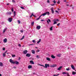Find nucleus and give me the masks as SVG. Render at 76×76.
Here are the masks:
<instances>
[{
  "instance_id": "1",
  "label": "nucleus",
  "mask_w": 76,
  "mask_h": 76,
  "mask_svg": "<svg viewBox=\"0 0 76 76\" xmlns=\"http://www.w3.org/2000/svg\"><path fill=\"white\" fill-rule=\"evenodd\" d=\"M9 61L10 63H12V64H19V62L17 61H15V62L13 60H12V59H10L9 60Z\"/></svg>"
},
{
  "instance_id": "2",
  "label": "nucleus",
  "mask_w": 76,
  "mask_h": 76,
  "mask_svg": "<svg viewBox=\"0 0 76 76\" xmlns=\"http://www.w3.org/2000/svg\"><path fill=\"white\" fill-rule=\"evenodd\" d=\"M57 66V65H54V64H53V65H50V67H56Z\"/></svg>"
},
{
  "instance_id": "3",
  "label": "nucleus",
  "mask_w": 76,
  "mask_h": 76,
  "mask_svg": "<svg viewBox=\"0 0 76 76\" xmlns=\"http://www.w3.org/2000/svg\"><path fill=\"white\" fill-rule=\"evenodd\" d=\"M12 20H13V19L12 18H8V21L10 22H11L12 21Z\"/></svg>"
},
{
  "instance_id": "4",
  "label": "nucleus",
  "mask_w": 76,
  "mask_h": 76,
  "mask_svg": "<svg viewBox=\"0 0 76 76\" xmlns=\"http://www.w3.org/2000/svg\"><path fill=\"white\" fill-rule=\"evenodd\" d=\"M27 53H28V50H25L23 52V53L24 54H26Z\"/></svg>"
},
{
  "instance_id": "5",
  "label": "nucleus",
  "mask_w": 76,
  "mask_h": 76,
  "mask_svg": "<svg viewBox=\"0 0 76 76\" xmlns=\"http://www.w3.org/2000/svg\"><path fill=\"white\" fill-rule=\"evenodd\" d=\"M36 28L37 29H38V30L40 29V28H41V26H37Z\"/></svg>"
},
{
  "instance_id": "6",
  "label": "nucleus",
  "mask_w": 76,
  "mask_h": 76,
  "mask_svg": "<svg viewBox=\"0 0 76 76\" xmlns=\"http://www.w3.org/2000/svg\"><path fill=\"white\" fill-rule=\"evenodd\" d=\"M26 57H29L31 56V54L30 53H27L26 55Z\"/></svg>"
},
{
  "instance_id": "7",
  "label": "nucleus",
  "mask_w": 76,
  "mask_h": 76,
  "mask_svg": "<svg viewBox=\"0 0 76 76\" xmlns=\"http://www.w3.org/2000/svg\"><path fill=\"white\" fill-rule=\"evenodd\" d=\"M7 39L5 38L4 39L3 42L4 43H6V42H7Z\"/></svg>"
},
{
  "instance_id": "8",
  "label": "nucleus",
  "mask_w": 76,
  "mask_h": 76,
  "mask_svg": "<svg viewBox=\"0 0 76 76\" xmlns=\"http://www.w3.org/2000/svg\"><path fill=\"white\" fill-rule=\"evenodd\" d=\"M53 9H54V8H51V12H52V13L53 14V13H54V11Z\"/></svg>"
},
{
  "instance_id": "9",
  "label": "nucleus",
  "mask_w": 76,
  "mask_h": 76,
  "mask_svg": "<svg viewBox=\"0 0 76 76\" xmlns=\"http://www.w3.org/2000/svg\"><path fill=\"white\" fill-rule=\"evenodd\" d=\"M71 68L72 69H73V70H75V66H73V65H71Z\"/></svg>"
},
{
  "instance_id": "10",
  "label": "nucleus",
  "mask_w": 76,
  "mask_h": 76,
  "mask_svg": "<svg viewBox=\"0 0 76 76\" xmlns=\"http://www.w3.org/2000/svg\"><path fill=\"white\" fill-rule=\"evenodd\" d=\"M62 67H63V66H60L58 68V70H61V68H62Z\"/></svg>"
},
{
  "instance_id": "11",
  "label": "nucleus",
  "mask_w": 76,
  "mask_h": 76,
  "mask_svg": "<svg viewBox=\"0 0 76 76\" xmlns=\"http://www.w3.org/2000/svg\"><path fill=\"white\" fill-rule=\"evenodd\" d=\"M32 16H34V17H35V18H36V16H35L34 15V14L32 13L31 15L30 16V18H32Z\"/></svg>"
},
{
  "instance_id": "12",
  "label": "nucleus",
  "mask_w": 76,
  "mask_h": 76,
  "mask_svg": "<svg viewBox=\"0 0 76 76\" xmlns=\"http://www.w3.org/2000/svg\"><path fill=\"white\" fill-rule=\"evenodd\" d=\"M72 75H76V72H75L74 71H73L72 72Z\"/></svg>"
},
{
  "instance_id": "13",
  "label": "nucleus",
  "mask_w": 76,
  "mask_h": 76,
  "mask_svg": "<svg viewBox=\"0 0 76 76\" xmlns=\"http://www.w3.org/2000/svg\"><path fill=\"white\" fill-rule=\"evenodd\" d=\"M6 54L5 53H3L2 57H6Z\"/></svg>"
},
{
  "instance_id": "14",
  "label": "nucleus",
  "mask_w": 76,
  "mask_h": 76,
  "mask_svg": "<svg viewBox=\"0 0 76 76\" xmlns=\"http://www.w3.org/2000/svg\"><path fill=\"white\" fill-rule=\"evenodd\" d=\"M30 63H31V64H34V62H33V61H30Z\"/></svg>"
},
{
  "instance_id": "15",
  "label": "nucleus",
  "mask_w": 76,
  "mask_h": 76,
  "mask_svg": "<svg viewBox=\"0 0 76 76\" xmlns=\"http://www.w3.org/2000/svg\"><path fill=\"white\" fill-rule=\"evenodd\" d=\"M46 59L47 60H48V61H51V59L49 58H46Z\"/></svg>"
},
{
  "instance_id": "16",
  "label": "nucleus",
  "mask_w": 76,
  "mask_h": 76,
  "mask_svg": "<svg viewBox=\"0 0 76 76\" xmlns=\"http://www.w3.org/2000/svg\"><path fill=\"white\" fill-rule=\"evenodd\" d=\"M0 66H3V63L1 62H0Z\"/></svg>"
},
{
  "instance_id": "17",
  "label": "nucleus",
  "mask_w": 76,
  "mask_h": 76,
  "mask_svg": "<svg viewBox=\"0 0 76 76\" xmlns=\"http://www.w3.org/2000/svg\"><path fill=\"white\" fill-rule=\"evenodd\" d=\"M51 57L52 58H56V56H54L53 55H52L51 56Z\"/></svg>"
},
{
  "instance_id": "18",
  "label": "nucleus",
  "mask_w": 76,
  "mask_h": 76,
  "mask_svg": "<svg viewBox=\"0 0 76 76\" xmlns=\"http://www.w3.org/2000/svg\"><path fill=\"white\" fill-rule=\"evenodd\" d=\"M46 13V14L47 15H50V12H45Z\"/></svg>"
},
{
  "instance_id": "19",
  "label": "nucleus",
  "mask_w": 76,
  "mask_h": 76,
  "mask_svg": "<svg viewBox=\"0 0 76 76\" xmlns=\"http://www.w3.org/2000/svg\"><path fill=\"white\" fill-rule=\"evenodd\" d=\"M28 69H31L32 68V66L31 65H29L28 66Z\"/></svg>"
},
{
  "instance_id": "20",
  "label": "nucleus",
  "mask_w": 76,
  "mask_h": 76,
  "mask_svg": "<svg viewBox=\"0 0 76 76\" xmlns=\"http://www.w3.org/2000/svg\"><path fill=\"white\" fill-rule=\"evenodd\" d=\"M12 12H8L7 13V15H11Z\"/></svg>"
},
{
  "instance_id": "21",
  "label": "nucleus",
  "mask_w": 76,
  "mask_h": 76,
  "mask_svg": "<svg viewBox=\"0 0 76 76\" xmlns=\"http://www.w3.org/2000/svg\"><path fill=\"white\" fill-rule=\"evenodd\" d=\"M41 39H39V41H38L37 43V44H39V42H41Z\"/></svg>"
},
{
  "instance_id": "22",
  "label": "nucleus",
  "mask_w": 76,
  "mask_h": 76,
  "mask_svg": "<svg viewBox=\"0 0 76 76\" xmlns=\"http://www.w3.org/2000/svg\"><path fill=\"white\" fill-rule=\"evenodd\" d=\"M31 53L33 54H35V50H31Z\"/></svg>"
},
{
  "instance_id": "23",
  "label": "nucleus",
  "mask_w": 76,
  "mask_h": 76,
  "mask_svg": "<svg viewBox=\"0 0 76 76\" xmlns=\"http://www.w3.org/2000/svg\"><path fill=\"white\" fill-rule=\"evenodd\" d=\"M54 23L53 24V25H55V24H57V23L56 22L55 20H54Z\"/></svg>"
},
{
  "instance_id": "24",
  "label": "nucleus",
  "mask_w": 76,
  "mask_h": 76,
  "mask_svg": "<svg viewBox=\"0 0 76 76\" xmlns=\"http://www.w3.org/2000/svg\"><path fill=\"white\" fill-rule=\"evenodd\" d=\"M34 25V22H32L31 23V26H33Z\"/></svg>"
},
{
  "instance_id": "25",
  "label": "nucleus",
  "mask_w": 76,
  "mask_h": 76,
  "mask_svg": "<svg viewBox=\"0 0 76 76\" xmlns=\"http://www.w3.org/2000/svg\"><path fill=\"white\" fill-rule=\"evenodd\" d=\"M42 16H45L46 15V13L45 12L42 15Z\"/></svg>"
},
{
  "instance_id": "26",
  "label": "nucleus",
  "mask_w": 76,
  "mask_h": 76,
  "mask_svg": "<svg viewBox=\"0 0 76 76\" xmlns=\"http://www.w3.org/2000/svg\"><path fill=\"white\" fill-rule=\"evenodd\" d=\"M7 29V28H6L5 29H4L3 31V33H4V32H5V31H6Z\"/></svg>"
},
{
  "instance_id": "27",
  "label": "nucleus",
  "mask_w": 76,
  "mask_h": 76,
  "mask_svg": "<svg viewBox=\"0 0 76 76\" xmlns=\"http://www.w3.org/2000/svg\"><path fill=\"white\" fill-rule=\"evenodd\" d=\"M47 65H48L47 64H45V68H47V66H48Z\"/></svg>"
},
{
  "instance_id": "28",
  "label": "nucleus",
  "mask_w": 76,
  "mask_h": 76,
  "mask_svg": "<svg viewBox=\"0 0 76 76\" xmlns=\"http://www.w3.org/2000/svg\"><path fill=\"white\" fill-rule=\"evenodd\" d=\"M16 12L15 11H14V16H16Z\"/></svg>"
},
{
  "instance_id": "29",
  "label": "nucleus",
  "mask_w": 76,
  "mask_h": 76,
  "mask_svg": "<svg viewBox=\"0 0 76 76\" xmlns=\"http://www.w3.org/2000/svg\"><path fill=\"white\" fill-rule=\"evenodd\" d=\"M24 38H25V36H23L22 38L20 40H22V39H24Z\"/></svg>"
},
{
  "instance_id": "30",
  "label": "nucleus",
  "mask_w": 76,
  "mask_h": 76,
  "mask_svg": "<svg viewBox=\"0 0 76 76\" xmlns=\"http://www.w3.org/2000/svg\"><path fill=\"white\" fill-rule=\"evenodd\" d=\"M50 31H52L53 30V26L50 28Z\"/></svg>"
},
{
  "instance_id": "31",
  "label": "nucleus",
  "mask_w": 76,
  "mask_h": 76,
  "mask_svg": "<svg viewBox=\"0 0 76 76\" xmlns=\"http://www.w3.org/2000/svg\"><path fill=\"white\" fill-rule=\"evenodd\" d=\"M66 70H67V71H69V70H70V68H66Z\"/></svg>"
},
{
  "instance_id": "32",
  "label": "nucleus",
  "mask_w": 76,
  "mask_h": 76,
  "mask_svg": "<svg viewBox=\"0 0 76 76\" xmlns=\"http://www.w3.org/2000/svg\"><path fill=\"white\" fill-rule=\"evenodd\" d=\"M39 66H43V67H45V66L43 65L39 64Z\"/></svg>"
},
{
  "instance_id": "33",
  "label": "nucleus",
  "mask_w": 76,
  "mask_h": 76,
  "mask_svg": "<svg viewBox=\"0 0 76 76\" xmlns=\"http://www.w3.org/2000/svg\"><path fill=\"white\" fill-rule=\"evenodd\" d=\"M36 58H39V56L38 55L36 56Z\"/></svg>"
},
{
  "instance_id": "34",
  "label": "nucleus",
  "mask_w": 76,
  "mask_h": 76,
  "mask_svg": "<svg viewBox=\"0 0 76 76\" xmlns=\"http://www.w3.org/2000/svg\"><path fill=\"white\" fill-rule=\"evenodd\" d=\"M18 23H19V24H20V20H18Z\"/></svg>"
},
{
  "instance_id": "35",
  "label": "nucleus",
  "mask_w": 76,
  "mask_h": 76,
  "mask_svg": "<svg viewBox=\"0 0 76 76\" xmlns=\"http://www.w3.org/2000/svg\"><path fill=\"white\" fill-rule=\"evenodd\" d=\"M54 20H55V21H59V20H58V19H57L56 20V19H54Z\"/></svg>"
},
{
  "instance_id": "36",
  "label": "nucleus",
  "mask_w": 76,
  "mask_h": 76,
  "mask_svg": "<svg viewBox=\"0 0 76 76\" xmlns=\"http://www.w3.org/2000/svg\"><path fill=\"white\" fill-rule=\"evenodd\" d=\"M57 3L58 4H60V1L58 0V1L57 2Z\"/></svg>"
},
{
  "instance_id": "37",
  "label": "nucleus",
  "mask_w": 76,
  "mask_h": 76,
  "mask_svg": "<svg viewBox=\"0 0 76 76\" xmlns=\"http://www.w3.org/2000/svg\"><path fill=\"white\" fill-rule=\"evenodd\" d=\"M60 56H61V55L60 54H59L58 55H57V56H58V57H60Z\"/></svg>"
},
{
  "instance_id": "38",
  "label": "nucleus",
  "mask_w": 76,
  "mask_h": 76,
  "mask_svg": "<svg viewBox=\"0 0 76 76\" xmlns=\"http://www.w3.org/2000/svg\"><path fill=\"white\" fill-rule=\"evenodd\" d=\"M11 10L12 12H14V10L13 9V8H12V9H11Z\"/></svg>"
},
{
  "instance_id": "39",
  "label": "nucleus",
  "mask_w": 76,
  "mask_h": 76,
  "mask_svg": "<svg viewBox=\"0 0 76 76\" xmlns=\"http://www.w3.org/2000/svg\"><path fill=\"white\" fill-rule=\"evenodd\" d=\"M15 55H12V57H15Z\"/></svg>"
},
{
  "instance_id": "40",
  "label": "nucleus",
  "mask_w": 76,
  "mask_h": 76,
  "mask_svg": "<svg viewBox=\"0 0 76 76\" xmlns=\"http://www.w3.org/2000/svg\"><path fill=\"white\" fill-rule=\"evenodd\" d=\"M32 42H34V43H35V41L34 40H32Z\"/></svg>"
},
{
  "instance_id": "41",
  "label": "nucleus",
  "mask_w": 76,
  "mask_h": 76,
  "mask_svg": "<svg viewBox=\"0 0 76 76\" xmlns=\"http://www.w3.org/2000/svg\"><path fill=\"white\" fill-rule=\"evenodd\" d=\"M20 8H21V9H25V8H24V7H21Z\"/></svg>"
},
{
  "instance_id": "42",
  "label": "nucleus",
  "mask_w": 76,
  "mask_h": 76,
  "mask_svg": "<svg viewBox=\"0 0 76 76\" xmlns=\"http://www.w3.org/2000/svg\"><path fill=\"white\" fill-rule=\"evenodd\" d=\"M52 2H53V3H54L55 4H56V1H53Z\"/></svg>"
},
{
  "instance_id": "43",
  "label": "nucleus",
  "mask_w": 76,
  "mask_h": 76,
  "mask_svg": "<svg viewBox=\"0 0 76 76\" xmlns=\"http://www.w3.org/2000/svg\"><path fill=\"white\" fill-rule=\"evenodd\" d=\"M47 3H50V1L49 0H48L47 1Z\"/></svg>"
},
{
  "instance_id": "44",
  "label": "nucleus",
  "mask_w": 76,
  "mask_h": 76,
  "mask_svg": "<svg viewBox=\"0 0 76 76\" xmlns=\"http://www.w3.org/2000/svg\"><path fill=\"white\" fill-rule=\"evenodd\" d=\"M60 25V23H58V24H57V26H59Z\"/></svg>"
},
{
  "instance_id": "45",
  "label": "nucleus",
  "mask_w": 76,
  "mask_h": 76,
  "mask_svg": "<svg viewBox=\"0 0 76 76\" xmlns=\"http://www.w3.org/2000/svg\"><path fill=\"white\" fill-rule=\"evenodd\" d=\"M55 4H51V6H54V5H55Z\"/></svg>"
},
{
  "instance_id": "46",
  "label": "nucleus",
  "mask_w": 76,
  "mask_h": 76,
  "mask_svg": "<svg viewBox=\"0 0 76 76\" xmlns=\"http://www.w3.org/2000/svg\"><path fill=\"white\" fill-rule=\"evenodd\" d=\"M58 75H59V74H57V75H54L53 76H58Z\"/></svg>"
},
{
  "instance_id": "47",
  "label": "nucleus",
  "mask_w": 76,
  "mask_h": 76,
  "mask_svg": "<svg viewBox=\"0 0 76 76\" xmlns=\"http://www.w3.org/2000/svg\"><path fill=\"white\" fill-rule=\"evenodd\" d=\"M55 12H56L57 13H58H58H59L58 12V11H57V10H56L55 11Z\"/></svg>"
},
{
  "instance_id": "48",
  "label": "nucleus",
  "mask_w": 76,
  "mask_h": 76,
  "mask_svg": "<svg viewBox=\"0 0 76 76\" xmlns=\"http://www.w3.org/2000/svg\"><path fill=\"white\" fill-rule=\"evenodd\" d=\"M12 2L13 3H15V1H14V0H12Z\"/></svg>"
},
{
  "instance_id": "49",
  "label": "nucleus",
  "mask_w": 76,
  "mask_h": 76,
  "mask_svg": "<svg viewBox=\"0 0 76 76\" xmlns=\"http://www.w3.org/2000/svg\"><path fill=\"white\" fill-rule=\"evenodd\" d=\"M20 32H21V33H23V30H20Z\"/></svg>"
},
{
  "instance_id": "50",
  "label": "nucleus",
  "mask_w": 76,
  "mask_h": 76,
  "mask_svg": "<svg viewBox=\"0 0 76 76\" xmlns=\"http://www.w3.org/2000/svg\"><path fill=\"white\" fill-rule=\"evenodd\" d=\"M18 46L19 47H21V45L20 44L18 45Z\"/></svg>"
},
{
  "instance_id": "51",
  "label": "nucleus",
  "mask_w": 76,
  "mask_h": 76,
  "mask_svg": "<svg viewBox=\"0 0 76 76\" xmlns=\"http://www.w3.org/2000/svg\"><path fill=\"white\" fill-rule=\"evenodd\" d=\"M40 19L39 18H38L36 19V20H39V19Z\"/></svg>"
},
{
  "instance_id": "52",
  "label": "nucleus",
  "mask_w": 76,
  "mask_h": 76,
  "mask_svg": "<svg viewBox=\"0 0 76 76\" xmlns=\"http://www.w3.org/2000/svg\"><path fill=\"white\" fill-rule=\"evenodd\" d=\"M47 66L48 67H49L50 66V65H49V64H48Z\"/></svg>"
},
{
  "instance_id": "53",
  "label": "nucleus",
  "mask_w": 76,
  "mask_h": 76,
  "mask_svg": "<svg viewBox=\"0 0 76 76\" xmlns=\"http://www.w3.org/2000/svg\"><path fill=\"white\" fill-rule=\"evenodd\" d=\"M48 20H49V22H51V20H50V19H48Z\"/></svg>"
},
{
  "instance_id": "54",
  "label": "nucleus",
  "mask_w": 76,
  "mask_h": 76,
  "mask_svg": "<svg viewBox=\"0 0 76 76\" xmlns=\"http://www.w3.org/2000/svg\"><path fill=\"white\" fill-rule=\"evenodd\" d=\"M7 52V50H6V51H5L4 53H5V54H6V53Z\"/></svg>"
},
{
  "instance_id": "55",
  "label": "nucleus",
  "mask_w": 76,
  "mask_h": 76,
  "mask_svg": "<svg viewBox=\"0 0 76 76\" xmlns=\"http://www.w3.org/2000/svg\"><path fill=\"white\" fill-rule=\"evenodd\" d=\"M47 22L48 24H49V22L48 21V20H47Z\"/></svg>"
},
{
  "instance_id": "56",
  "label": "nucleus",
  "mask_w": 76,
  "mask_h": 76,
  "mask_svg": "<svg viewBox=\"0 0 76 76\" xmlns=\"http://www.w3.org/2000/svg\"><path fill=\"white\" fill-rule=\"evenodd\" d=\"M3 50H5V48H3Z\"/></svg>"
},
{
  "instance_id": "57",
  "label": "nucleus",
  "mask_w": 76,
  "mask_h": 76,
  "mask_svg": "<svg viewBox=\"0 0 76 76\" xmlns=\"http://www.w3.org/2000/svg\"><path fill=\"white\" fill-rule=\"evenodd\" d=\"M34 44H30L29 45H34Z\"/></svg>"
},
{
  "instance_id": "58",
  "label": "nucleus",
  "mask_w": 76,
  "mask_h": 76,
  "mask_svg": "<svg viewBox=\"0 0 76 76\" xmlns=\"http://www.w3.org/2000/svg\"><path fill=\"white\" fill-rule=\"evenodd\" d=\"M42 16V15H41V16H40L39 17L40 19V18L41 17V16Z\"/></svg>"
},
{
  "instance_id": "59",
  "label": "nucleus",
  "mask_w": 76,
  "mask_h": 76,
  "mask_svg": "<svg viewBox=\"0 0 76 76\" xmlns=\"http://www.w3.org/2000/svg\"><path fill=\"white\" fill-rule=\"evenodd\" d=\"M37 52H39V50H38L37 51Z\"/></svg>"
},
{
  "instance_id": "60",
  "label": "nucleus",
  "mask_w": 76,
  "mask_h": 76,
  "mask_svg": "<svg viewBox=\"0 0 76 76\" xmlns=\"http://www.w3.org/2000/svg\"><path fill=\"white\" fill-rule=\"evenodd\" d=\"M14 69H16V66H14L13 67Z\"/></svg>"
},
{
  "instance_id": "61",
  "label": "nucleus",
  "mask_w": 76,
  "mask_h": 76,
  "mask_svg": "<svg viewBox=\"0 0 76 76\" xmlns=\"http://www.w3.org/2000/svg\"><path fill=\"white\" fill-rule=\"evenodd\" d=\"M19 60H20V57H19Z\"/></svg>"
},
{
  "instance_id": "62",
  "label": "nucleus",
  "mask_w": 76,
  "mask_h": 76,
  "mask_svg": "<svg viewBox=\"0 0 76 76\" xmlns=\"http://www.w3.org/2000/svg\"><path fill=\"white\" fill-rule=\"evenodd\" d=\"M66 6H69V4H66Z\"/></svg>"
},
{
  "instance_id": "63",
  "label": "nucleus",
  "mask_w": 76,
  "mask_h": 76,
  "mask_svg": "<svg viewBox=\"0 0 76 76\" xmlns=\"http://www.w3.org/2000/svg\"><path fill=\"white\" fill-rule=\"evenodd\" d=\"M64 2H65L66 1V0H64Z\"/></svg>"
},
{
  "instance_id": "64",
  "label": "nucleus",
  "mask_w": 76,
  "mask_h": 76,
  "mask_svg": "<svg viewBox=\"0 0 76 76\" xmlns=\"http://www.w3.org/2000/svg\"><path fill=\"white\" fill-rule=\"evenodd\" d=\"M7 5H9V4H7Z\"/></svg>"
}]
</instances>
